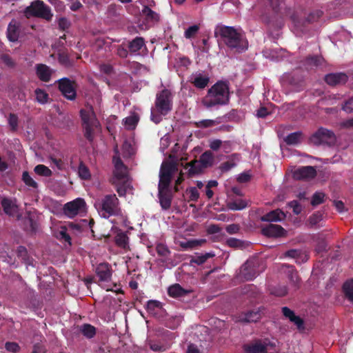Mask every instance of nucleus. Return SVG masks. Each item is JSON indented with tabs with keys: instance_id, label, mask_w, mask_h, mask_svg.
<instances>
[{
	"instance_id": "f257e3e1",
	"label": "nucleus",
	"mask_w": 353,
	"mask_h": 353,
	"mask_svg": "<svg viewBox=\"0 0 353 353\" xmlns=\"http://www.w3.org/2000/svg\"><path fill=\"white\" fill-rule=\"evenodd\" d=\"M173 108V94L169 89L163 88L156 94L154 105L151 109L150 119L159 124L163 117L167 116Z\"/></svg>"
},
{
	"instance_id": "f03ea898",
	"label": "nucleus",
	"mask_w": 353,
	"mask_h": 353,
	"mask_svg": "<svg viewBox=\"0 0 353 353\" xmlns=\"http://www.w3.org/2000/svg\"><path fill=\"white\" fill-rule=\"evenodd\" d=\"M229 101V83L227 81H219L208 90L201 102L205 108H211L216 105H226Z\"/></svg>"
},
{
	"instance_id": "7ed1b4c3",
	"label": "nucleus",
	"mask_w": 353,
	"mask_h": 353,
	"mask_svg": "<svg viewBox=\"0 0 353 353\" xmlns=\"http://www.w3.org/2000/svg\"><path fill=\"white\" fill-rule=\"evenodd\" d=\"M216 37H221L223 43L231 50L241 52L248 48V41L234 28L226 26H217L214 31Z\"/></svg>"
},
{
	"instance_id": "20e7f679",
	"label": "nucleus",
	"mask_w": 353,
	"mask_h": 353,
	"mask_svg": "<svg viewBox=\"0 0 353 353\" xmlns=\"http://www.w3.org/2000/svg\"><path fill=\"white\" fill-rule=\"evenodd\" d=\"M119 201L115 194H106L94 202V207L103 218L108 219L112 216H118L121 210Z\"/></svg>"
},
{
	"instance_id": "39448f33",
	"label": "nucleus",
	"mask_w": 353,
	"mask_h": 353,
	"mask_svg": "<svg viewBox=\"0 0 353 353\" xmlns=\"http://www.w3.org/2000/svg\"><path fill=\"white\" fill-rule=\"evenodd\" d=\"M80 116L83 136L90 143L94 141L95 132L101 127L100 123L91 107L90 110H81Z\"/></svg>"
},
{
	"instance_id": "423d86ee",
	"label": "nucleus",
	"mask_w": 353,
	"mask_h": 353,
	"mask_svg": "<svg viewBox=\"0 0 353 353\" xmlns=\"http://www.w3.org/2000/svg\"><path fill=\"white\" fill-rule=\"evenodd\" d=\"M24 14L27 18L35 17L47 21L51 20L52 17L50 7L41 0L32 2L29 6L26 8Z\"/></svg>"
},
{
	"instance_id": "0eeeda50",
	"label": "nucleus",
	"mask_w": 353,
	"mask_h": 353,
	"mask_svg": "<svg viewBox=\"0 0 353 353\" xmlns=\"http://www.w3.org/2000/svg\"><path fill=\"white\" fill-rule=\"evenodd\" d=\"M336 137L333 131L325 128H319L310 137V142L314 145H334L336 143Z\"/></svg>"
},
{
	"instance_id": "6e6552de",
	"label": "nucleus",
	"mask_w": 353,
	"mask_h": 353,
	"mask_svg": "<svg viewBox=\"0 0 353 353\" xmlns=\"http://www.w3.org/2000/svg\"><path fill=\"white\" fill-rule=\"evenodd\" d=\"M176 171H177V164L176 163L172 161H163L160 168L158 185L170 187L172 174Z\"/></svg>"
},
{
	"instance_id": "1a4fd4ad",
	"label": "nucleus",
	"mask_w": 353,
	"mask_h": 353,
	"mask_svg": "<svg viewBox=\"0 0 353 353\" xmlns=\"http://www.w3.org/2000/svg\"><path fill=\"white\" fill-rule=\"evenodd\" d=\"M58 89L62 95L68 100L73 101L77 97V84L74 81L63 77L56 81Z\"/></svg>"
},
{
	"instance_id": "9d476101",
	"label": "nucleus",
	"mask_w": 353,
	"mask_h": 353,
	"mask_svg": "<svg viewBox=\"0 0 353 353\" xmlns=\"http://www.w3.org/2000/svg\"><path fill=\"white\" fill-rule=\"evenodd\" d=\"M240 274L246 281H252L258 274L257 263L255 260H248L241 268Z\"/></svg>"
},
{
	"instance_id": "9b49d317",
	"label": "nucleus",
	"mask_w": 353,
	"mask_h": 353,
	"mask_svg": "<svg viewBox=\"0 0 353 353\" xmlns=\"http://www.w3.org/2000/svg\"><path fill=\"white\" fill-rule=\"evenodd\" d=\"M158 198L161 208L168 210L170 208L172 194L169 187L158 185Z\"/></svg>"
},
{
	"instance_id": "f8f14e48",
	"label": "nucleus",
	"mask_w": 353,
	"mask_h": 353,
	"mask_svg": "<svg viewBox=\"0 0 353 353\" xmlns=\"http://www.w3.org/2000/svg\"><path fill=\"white\" fill-rule=\"evenodd\" d=\"M85 205L84 199L78 198L64 205L63 211L65 215L69 217L76 216L80 210Z\"/></svg>"
},
{
	"instance_id": "ddd939ff",
	"label": "nucleus",
	"mask_w": 353,
	"mask_h": 353,
	"mask_svg": "<svg viewBox=\"0 0 353 353\" xmlns=\"http://www.w3.org/2000/svg\"><path fill=\"white\" fill-rule=\"evenodd\" d=\"M95 272L100 282H109L112 279V269L108 263H99L96 268Z\"/></svg>"
},
{
	"instance_id": "4468645a",
	"label": "nucleus",
	"mask_w": 353,
	"mask_h": 353,
	"mask_svg": "<svg viewBox=\"0 0 353 353\" xmlns=\"http://www.w3.org/2000/svg\"><path fill=\"white\" fill-rule=\"evenodd\" d=\"M245 353H268V343L256 340L244 345Z\"/></svg>"
},
{
	"instance_id": "2eb2a0df",
	"label": "nucleus",
	"mask_w": 353,
	"mask_h": 353,
	"mask_svg": "<svg viewBox=\"0 0 353 353\" xmlns=\"http://www.w3.org/2000/svg\"><path fill=\"white\" fill-rule=\"evenodd\" d=\"M53 72V70L46 64L38 63L35 65L36 75L43 82H49L51 80Z\"/></svg>"
},
{
	"instance_id": "dca6fc26",
	"label": "nucleus",
	"mask_w": 353,
	"mask_h": 353,
	"mask_svg": "<svg viewBox=\"0 0 353 353\" xmlns=\"http://www.w3.org/2000/svg\"><path fill=\"white\" fill-rule=\"evenodd\" d=\"M348 77L343 72L330 73L325 77V81L331 86L345 84Z\"/></svg>"
},
{
	"instance_id": "f3484780",
	"label": "nucleus",
	"mask_w": 353,
	"mask_h": 353,
	"mask_svg": "<svg viewBox=\"0 0 353 353\" xmlns=\"http://www.w3.org/2000/svg\"><path fill=\"white\" fill-rule=\"evenodd\" d=\"M286 231L279 225L270 223L262 229V234L268 237H281L285 234Z\"/></svg>"
},
{
	"instance_id": "a211bd4d",
	"label": "nucleus",
	"mask_w": 353,
	"mask_h": 353,
	"mask_svg": "<svg viewBox=\"0 0 353 353\" xmlns=\"http://www.w3.org/2000/svg\"><path fill=\"white\" fill-rule=\"evenodd\" d=\"M294 175L296 179H310L316 176V171L312 166H303L295 170Z\"/></svg>"
},
{
	"instance_id": "6ab92c4d",
	"label": "nucleus",
	"mask_w": 353,
	"mask_h": 353,
	"mask_svg": "<svg viewBox=\"0 0 353 353\" xmlns=\"http://www.w3.org/2000/svg\"><path fill=\"white\" fill-rule=\"evenodd\" d=\"M145 308H146L147 312L150 315H152L156 318L161 317L164 312V310L163 308L162 303L160 301H158L156 300L148 301Z\"/></svg>"
},
{
	"instance_id": "aec40b11",
	"label": "nucleus",
	"mask_w": 353,
	"mask_h": 353,
	"mask_svg": "<svg viewBox=\"0 0 353 353\" xmlns=\"http://www.w3.org/2000/svg\"><path fill=\"white\" fill-rule=\"evenodd\" d=\"M284 272L287 274V276L292 285L298 288L300 283V278L298 275V272L295 268L292 265L284 264L282 266Z\"/></svg>"
},
{
	"instance_id": "412c9836",
	"label": "nucleus",
	"mask_w": 353,
	"mask_h": 353,
	"mask_svg": "<svg viewBox=\"0 0 353 353\" xmlns=\"http://www.w3.org/2000/svg\"><path fill=\"white\" fill-rule=\"evenodd\" d=\"M240 321L245 323H255L261 318V313L259 309H254L243 312L240 316Z\"/></svg>"
},
{
	"instance_id": "4be33fe9",
	"label": "nucleus",
	"mask_w": 353,
	"mask_h": 353,
	"mask_svg": "<svg viewBox=\"0 0 353 353\" xmlns=\"http://www.w3.org/2000/svg\"><path fill=\"white\" fill-rule=\"evenodd\" d=\"M281 310L283 315L294 323L299 329L303 328V320L300 316L295 315L293 310L288 307H283Z\"/></svg>"
},
{
	"instance_id": "5701e85b",
	"label": "nucleus",
	"mask_w": 353,
	"mask_h": 353,
	"mask_svg": "<svg viewBox=\"0 0 353 353\" xmlns=\"http://www.w3.org/2000/svg\"><path fill=\"white\" fill-rule=\"evenodd\" d=\"M114 180H123L127 176V167L123 164L121 159H117L114 162L113 171Z\"/></svg>"
},
{
	"instance_id": "b1692460",
	"label": "nucleus",
	"mask_w": 353,
	"mask_h": 353,
	"mask_svg": "<svg viewBox=\"0 0 353 353\" xmlns=\"http://www.w3.org/2000/svg\"><path fill=\"white\" fill-rule=\"evenodd\" d=\"M285 218V214L280 209L272 210L261 217L262 221L276 222Z\"/></svg>"
},
{
	"instance_id": "393cba45",
	"label": "nucleus",
	"mask_w": 353,
	"mask_h": 353,
	"mask_svg": "<svg viewBox=\"0 0 353 353\" xmlns=\"http://www.w3.org/2000/svg\"><path fill=\"white\" fill-rule=\"evenodd\" d=\"M7 38L11 42H16L19 37V25L14 20H12L8 26Z\"/></svg>"
},
{
	"instance_id": "a878e982",
	"label": "nucleus",
	"mask_w": 353,
	"mask_h": 353,
	"mask_svg": "<svg viewBox=\"0 0 353 353\" xmlns=\"http://www.w3.org/2000/svg\"><path fill=\"white\" fill-rule=\"evenodd\" d=\"M199 164L200 163L197 160H194L185 165V169H188V174L190 177L201 173L205 169Z\"/></svg>"
},
{
	"instance_id": "bb28decb",
	"label": "nucleus",
	"mask_w": 353,
	"mask_h": 353,
	"mask_svg": "<svg viewBox=\"0 0 353 353\" xmlns=\"http://www.w3.org/2000/svg\"><path fill=\"white\" fill-rule=\"evenodd\" d=\"M191 82L195 88L203 89L208 85L210 82V77L208 74L199 73L196 74Z\"/></svg>"
},
{
	"instance_id": "cd10ccee",
	"label": "nucleus",
	"mask_w": 353,
	"mask_h": 353,
	"mask_svg": "<svg viewBox=\"0 0 353 353\" xmlns=\"http://www.w3.org/2000/svg\"><path fill=\"white\" fill-rule=\"evenodd\" d=\"M1 204L4 212L8 215H13L17 211V206L11 199L3 198Z\"/></svg>"
},
{
	"instance_id": "c85d7f7f",
	"label": "nucleus",
	"mask_w": 353,
	"mask_h": 353,
	"mask_svg": "<svg viewBox=\"0 0 353 353\" xmlns=\"http://www.w3.org/2000/svg\"><path fill=\"white\" fill-rule=\"evenodd\" d=\"M145 46V39L141 37H137L128 43V48L131 53L138 52Z\"/></svg>"
},
{
	"instance_id": "c756f323",
	"label": "nucleus",
	"mask_w": 353,
	"mask_h": 353,
	"mask_svg": "<svg viewBox=\"0 0 353 353\" xmlns=\"http://www.w3.org/2000/svg\"><path fill=\"white\" fill-rule=\"evenodd\" d=\"M214 154L210 150L204 152L197 160L203 168H208L211 167L214 163Z\"/></svg>"
},
{
	"instance_id": "7c9ffc66",
	"label": "nucleus",
	"mask_w": 353,
	"mask_h": 353,
	"mask_svg": "<svg viewBox=\"0 0 353 353\" xmlns=\"http://www.w3.org/2000/svg\"><path fill=\"white\" fill-rule=\"evenodd\" d=\"M303 133L301 131L289 134L284 138V141L288 145H296L301 142Z\"/></svg>"
},
{
	"instance_id": "2f4dec72",
	"label": "nucleus",
	"mask_w": 353,
	"mask_h": 353,
	"mask_svg": "<svg viewBox=\"0 0 353 353\" xmlns=\"http://www.w3.org/2000/svg\"><path fill=\"white\" fill-rule=\"evenodd\" d=\"M168 294L173 298H178L185 296L188 291L183 289L179 284L176 283L168 288Z\"/></svg>"
},
{
	"instance_id": "473e14b6",
	"label": "nucleus",
	"mask_w": 353,
	"mask_h": 353,
	"mask_svg": "<svg viewBox=\"0 0 353 353\" xmlns=\"http://www.w3.org/2000/svg\"><path fill=\"white\" fill-rule=\"evenodd\" d=\"M247 207L248 201L241 199L230 201L227 203V208L233 211L242 210Z\"/></svg>"
},
{
	"instance_id": "72a5a7b5",
	"label": "nucleus",
	"mask_w": 353,
	"mask_h": 353,
	"mask_svg": "<svg viewBox=\"0 0 353 353\" xmlns=\"http://www.w3.org/2000/svg\"><path fill=\"white\" fill-rule=\"evenodd\" d=\"M81 333L87 339H92L97 333L96 327L91 324L84 323L80 326Z\"/></svg>"
},
{
	"instance_id": "f704fd0d",
	"label": "nucleus",
	"mask_w": 353,
	"mask_h": 353,
	"mask_svg": "<svg viewBox=\"0 0 353 353\" xmlns=\"http://www.w3.org/2000/svg\"><path fill=\"white\" fill-rule=\"evenodd\" d=\"M322 58L319 56H310L304 61V66L307 70H311L321 64Z\"/></svg>"
},
{
	"instance_id": "c9c22d12",
	"label": "nucleus",
	"mask_w": 353,
	"mask_h": 353,
	"mask_svg": "<svg viewBox=\"0 0 353 353\" xmlns=\"http://www.w3.org/2000/svg\"><path fill=\"white\" fill-rule=\"evenodd\" d=\"M142 14L145 16L148 22H157L159 20V15L156 12L151 10L148 6H145L142 9Z\"/></svg>"
},
{
	"instance_id": "e433bc0d",
	"label": "nucleus",
	"mask_w": 353,
	"mask_h": 353,
	"mask_svg": "<svg viewBox=\"0 0 353 353\" xmlns=\"http://www.w3.org/2000/svg\"><path fill=\"white\" fill-rule=\"evenodd\" d=\"M78 174L83 180H89L91 178V174L89 168L82 161L79 162Z\"/></svg>"
},
{
	"instance_id": "4c0bfd02",
	"label": "nucleus",
	"mask_w": 353,
	"mask_h": 353,
	"mask_svg": "<svg viewBox=\"0 0 353 353\" xmlns=\"http://www.w3.org/2000/svg\"><path fill=\"white\" fill-rule=\"evenodd\" d=\"M270 293L276 296L282 297L285 296L288 294V288L285 285H276L270 287Z\"/></svg>"
},
{
	"instance_id": "58836bf2",
	"label": "nucleus",
	"mask_w": 353,
	"mask_h": 353,
	"mask_svg": "<svg viewBox=\"0 0 353 353\" xmlns=\"http://www.w3.org/2000/svg\"><path fill=\"white\" fill-rule=\"evenodd\" d=\"M19 117L15 113H10L8 117V123L10 130L15 132L18 130L19 128Z\"/></svg>"
},
{
	"instance_id": "ea45409f",
	"label": "nucleus",
	"mask_w": 353,
	"mask_h": 353,
	"mask_svg": "<svg viewBox=\"0 0 353 353\" xmlns=\"http://www.w3.org/2000/svg\"><path fill=\"white\" fill-rule=\"evenodd\" d=\"M59 63L65 68H70L73 65V61L70 59L68 53L60 52L58 53Z\"/></svg>"
},
{
	"instance_id": "a19ab883",
	"label": "nucleus",
	"mask_w": 353,
	"mask_h": 353,
	"mask_svg": "<svg viewBox=\"0 0 353 353\" xmlns=\"http://www.w3.org/2000/svg\"><path fill=\"white\" fill-rule=\"evenodd\" d=\"M214 256V254L211 252H207L204 254H201L200 256H196L195 257H192L190 260L191 264H196L198 265L203 264L208 259Z\"/></svg>"
},
{
	"instance_id": "79ce46f5",
	"label": "nucleus",
	"mask_w": 353,
	"mask_h": 353,
	"mask_svg": "<svg viewBox=\"0 0 353 353\" xmlns=\"http://www.w3.org/2000/svg\"><path fill=\"white\" fill-rule=\"evenodd\" d=\"M34 171L37 174L42 176L49 177L52 175L51 170L43 164L36 165Z\"/></svg>"
},
{
	"instance_id": "37998d69",
	"label": "nucleus",
	"mask_w": 353,
	"mask_h": 353,
	"mask_svg": "<svg viewBox=\"0 0 353 353\" xmlns=\"http://www.w3.org/2000/svg\"><path fill=\"white\" fill-rule=\"evenodd\" d=\"M343 292L345 296L353 302V279L347 281L343 285Z\"/></svg>"
},
{
	"instance_id": "c03bdc74",
	"label": "nucleus",
	"mask_w": 353,
	"mask_h": 353,
	"mask_svg": "<svg viewBox=\"0 0 353 353\" xmlns=\"http://www.w3.org/2000/svg\"><path fill=\"white\" fill-rule=\"evenodd\" d=\"M285 78L288 79L289 84L293 86L297 91L302 89L303 82L301 79L296 78L294 75H288Z\"/></svg>"
},
{
	"instance_id": "a18cd8bd",
	"label": "nucleus",
	"mask_w": 353,
	"mask_h": 353,
	"mask_svg": "<svg viewBox=\"0 0 353 353\" xmlns=\"http://www.w3.org/2000/svg\"><path fill=\"white\" fill-rule=\"evenodd\" d=\"M34 93L37 102L41 104H44L48 101L49 95L44 90L37 88L34 91Z\"/></svg>"
},
{
	"instance_id": "49530a36",
	"label": "nucleus",
	"mask_w": 353,
	"mask_h": 353,
	"mask_svg": "<svg viewBox=\"0 0 353 353\" xmlns=\"http://www.w3.org/2000/svg\"><path fill=\"white\" fill-rule=\"evenodd\" d=\"M116 244L122 248H125L128 244V237L124 232H119L115 236Z\"/></svg>"
},
{
	"instance_id": "de8ad7c7",
	"label": "nucleus",
	"mask_w": 353,
	"mask_h": 353,
	"mask_svg": "<svg viewBox=\"0 0 353 353\" xmlns=\"http://www.w3.org/2000/svg\"><path fill=\"white\" fill-rule=\"evenodd\" d=\"M205 241V240H190L185 242H181L179 245L183 249H192L201 245Z\"/></svg>"
},
{
	"instance_id": "09e8293b",
	"label": "nucleus",
	"mask_w": 353,
	"mask_h": 353,
	"mask_svg": "<svg viewBox=\"0 0 353 353\" xmlns=\"http://www.w3.org/2000/svg\"><path fill=\"white\" fill-rule=\"evenodd\" d=\"M22 179L26 185L33 188H38L37 183L30 176L28 172L25 171L23 172Z\"/></svg>"
},
{
	"instance_id": "8fccbe9b",
	"label": "nucleus",
	"mask_w": 353,
	"mask_h": 353,
	"mask_svg": "<svg viewBox=\"0 0 353 353\" xmlns=\"http://www.w3.org/2000/svg\"><path fill=\"white\" fill-rule=\"evenodd\" d=\"M325 196V194L323 192H315L311 200V204L313 206L318 205L319 204H321L324 202V198Z\"/></svg>"
},
{
	"instance_id": "3c124183",
	"label": "nucleus",
	"mask_w": 353,
	"mask_h": 353,
	"mask_svg": "<svg viewBox=\"0 0 353 353\" xmlns=\"http://www.w3.org/2000/svg\"><path fill=\"white\" fill-rule=\"evenodd\" d=\"M216 122L212 119H203L194 123V125L199 128H207L214 126Z\"/></svg>"
},
{
	"instance_id": "603ef678",
	"label": "nucleus",
	"mask_w": 353,
	"mask_h": 353,
	"mask_svg": "<svg viewBox=\"0 0 353 353\" xmlns=\"http://www.w3.org/2000/svg\"><path fill=\"white\" fill-rule=\"evenodd\" d=\"M139 121V117L137 115H132L125 118V125L129 129H134Z\"/></svg>"
},
{
	"instance_id": "864d4df0",
	"label": "nucleus",
	"mask_w": 353,
	"mask_h": 353,
	"mask_svg": "<svg viewBox=\"0 0 353 353\" xmlns=\"http://www.w3.org/2000/svg\"><path fill=\"white\" fill-rule=\"evenodd\" d=\"M156 251L159 256L166 257L170 254V251L168 246L163 244L159 243L156 247Z\"/></svg>"
},
{
	"instance_id": "5fc2aeb1",
	"label": "nucleus",
	"mask_w": 353,
	"mask_h": 353,
	"mask_svg": "<svg viewBox=\"0 0 353 353\" xmlns=\"http://www.w3.org/2000/svg\"><path fill=\"white\" fill-rule=\"evenodd\" d=\"M5 349L10 352L17 353L20 351L21 347L16 342L8 341L5 343Z\"/></svg>"
},
{
	"instance_id": "6e6d98bb",
	"label": "nucleus",
	"mask_w": 353,
	"mask_h": 353,
	"mask_svg": "<svg viewBox=\"0 0 353 353\" xmlns=\"http://www.w3.org/2000/svg\"><path fill=\"white\" fill-rule=\"evenodd\" d=\"M323 15V12L321 10H317L314 12H312L307 16L306 21L309 23H314L320 19Z\"/></svg>"
},
{
	"instance_id": "4d7b16f0",
	"label": "nucleus",
	"mask_w": 353,
	"mask_h": 353,
	"mask_svg": "<svg viewBox=\"0 0 353 353\" xmlns=\"http://www.w3.org/2000/svg\"><path fill=\"white\" fill-rule=\"evenodd\" d=\"M199 30V26L198 25H193L190 26L185 31V37L187 39H191L194 37L196 34L198 32Z\"/></svg>"
},
{
	"instance_id": "13d9d810",
	"label": "nucleus",
	"mask_w": 353,
	"mask_h": 353,
	"mask_svg": "<svg viewBox=\"0 0 353 353\" xmlns=\"http://www.w3.org/2000/svg\"><path fill=\"white\" fill-rule=\"evenodd\" d=\"M227 245L230 248H242L243 242L239 239L235 238H230L226 241Z\"/></svg>"
},
{
	"instance_id": "bf43d9fd",
	"label": "nucleus",
	"mask_w": 353,
	"mask_h": 353,
	"mask_svg": "<svg viewBox=\"0 0 353 353\" xmlns=\"http://www.w3.org/2000/svg\"><path fill=\"white\" fill-rule=\"evenodd\" d=\"M341 109L346 113H352L353 112V97L345 101Z\"/></svg>"
},
{
	"instance_id": "052dcab7",
	"label": "nucleus",
	"mask_w": 353,
	"mask_h": 353,
	"mask_svg": "<svg viewBox=\"0 0 353 353\" xmlns=\"http://www.w3.org/2000/svg\"><path fill=\"white\" fill-rule=\"evenodd\" d=\"M1 59L5 65L10 68H14L15 66V62L8 54H3L1 57Z\"/></svg>"
},
{
	"instance_id": "680f3d73",
	"label": "nucleus",
	"mask_w": 353,
	"mask_h": 353,
	"mask_svg": "<svg viewBox=\"0 0 353 353\" xmlns=\"http://www.w3.org/2000/svg\"><path fill=\"white\" fill-rule=\"evenodd\" d=\"M288 205L291 208H292L293 212L295 214L298 215L301 212L302 207L299 201L294 200L290 201Z\"/></svg>"
},
{
	"instance_id": "e2e57ef3",
	"label": "nucleus",
	"mask_w": 353,
	"mask_h": 353,
	"mask_svg": "<svg viewBox=\"0 0 353 353\" xmlns=\"http://www.w3.org/2000/svg\"><path fill=\"white\" fill-rule=\"evenodd\" d=\"M322 214L320 212H316L310 216L309 222L312 225H314L318 224L322 220Z\"/></svg>"
},
{
	"instance_id": "0e129e2a",
	"label": "nucleus",
	"mask_w": 353,
	"mask_h": 353,
	"mask_svg": "<svg viewBox=\"0 0 353 353\" xmlns=\"http://www.w3.org/2000/svg\"><path fill=\"white\" fill-rule=\"evenodd\" d=\"M58 25H59V29L65 31L70 28V22L66 18L61 17L58 21Z\"/></svg>"
},
{
	"instance_id": "69168bd1",
	"label": "nucleus",
	"mask_w": 353,
	"mask_h": 353,
	"mask_svg": "<svg viewBox=\"0 0 353 353\" xmlns=\"http://www.w3.org/2000/svg\"><path fill=\"white\" fill-rule=\"evenodd\" d=\"M111 183L112 185H115L117 186L116 190L119 196H124L126 194V189L123 185H117L114 179H112Z\"/></svg>"
},
{
	"instance_id": "338daca9",
	"label": "nucleus",
	"mask_w": 353,
	"mask_h": 353,
	"mask_svg": "<svg viewBox=\"0 0 353 353\" xmlns=\"http://www.w3.org/2000/svg\"><path fill=\"white\" fill-rule=\"evenodd\" d=\"M199 198V192L197 190L196 188H191L190 189V201H197Z\"/></svg>"
},
{
	"instance_id": "774afa93",
	"label": "nucleus",
	"mask_w": 353,
	"mask_h": 353,
	"mask_svg": "<svg viewBox=\"0 0 353 353\" xmlns=\"http://www.w3.org/2000/svg\"><path fill=\"white\" fill-rule=\"evenodd\" d=\"M117 54L121 58H126L128 56V50L122 46L117 48Z\"/></svg>"
}]
</instances>
